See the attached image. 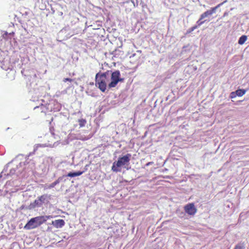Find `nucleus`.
Masks as SVG:
<instances>
[{"instance_id": "9d476101", "label": "nucleus", "mask_w": 249, "mask_h": 249, "mask_svg": "<svg viewBox=\"0 0 249 249\" xmlns=\"http://www.w3.org/2000/svg\"><path fill=\"white\" fill-rule=\"evenodd\" d=\"M34 109H41V112L46 113L48 109L46 106L45 105L41 104L40 106L36 107L34 108Z\"/></svg>"}, {"instance_id": "20e7f679", "label": "nucleus", "mask_w": 249, "mask_h": 249, "mask_svg": "<svg viewBox=\"0 0 249 249\" xmlns=\"http://www.w3.org/2000/svg\"><path fill=\"white\" fill-rule=\"evenodd\" d=\"M110 71V75L111 76V82L109 83L108 86L109 88L115 87L119 82H123L124 78L121 77L120 72L118 70H116L113 72Z\"/></svg>"}, {"instance_id": "aec40b11", "label": "nucleus", "mask_w": 249, "mask_h": 249, "mask_svg": "<svg viewBox=\"0 0 249 249\" xmlns=\"http://www.w3.org/2000/svg\"><path fill=\"white\" fill-rule=\"evenodd\" d=\"M37 111H39L41 112V109H36Z\"/></svg>"}, {"instance_id": "9b49d317", "label": "nucleus", "mask_w": 249, "mask_h": 249, "mask_svg": "<svg viewBox=\"0 0 249 249\" xmlns=\"http://www.w3.org/2000/svg\"><path fill=\"white\" fill-rule=\"evenodd\" d=\"M246 92V90L245 89H239L235 91V94H236V95L238 96H242Z\"/></svg>"}, {"instance_id": "f8f14e48", "label": "nucleus", "mask_w": 249, "mask_h": 249, "mask_svg": "<svg viewBox=\"0 0 249 249\" xmlns=\"http://www.w3.org/2000/svg\"><path fill=\"white\" fill-rule=\"evenodd\" d=\"M247 36L245 35L242 36L238 40V43L240 45L243 44L247 40Z\"/></svg>"}, {"instance_id": "4468645a", "label": "nucleus", "mask_w": 249, "mask_h": 249, "mask_svg": "<svg viewBox=\"0 0 249 249\" xmlns=\"http://www.w3.org/2000/svg\"><path fill=\"white\" fill-rule=\"evenodd\" d=\"M78 122L80 127L84 126L86 123V120L83 119H79Z\"/></svg>"}, {"instance_id": "f03ea898", "label": "nucleus", "mask_w": 249, "mask_h": 249, "mask_svg": "<svg viewBox=\"0 0 249 249\" xmlns=\"http://www.w3.org/2000/svg\"><path fill=\"white\" fill-rule=\"evenodd\" d=\"M51 215L39 216L31 218L24 226V228L26 230L35 229L44 223L48 219L52 218Z\"/></svg>"}, {"instance_id": "2eb2a0df", "label": "nucleus", "mask_w": 249, "mask_h": 249, "mask_svg": "<svg viewBox=\"0 0 249 249\" xmlns=\"http://www.w3.org/2000/svg\"><path fill=\"white\" fill-rule=\"evenodd\" d=\"M236 94H235V91L234 92H232L231 93V95H230V97L231 98H235L236 96Z\"/></svg>"}, {"instance_id": "dca6fc26", "label": "nucleus", "mask_w": 249, "mask_h": 249, "mask_svg": "<svg viewBox=\"0 0 249 249\" xmlns=\"http://www.w3.org/2000/svg\"><path fill=\"white\" fill-rule=\"evenodd\" d=\"M73 81V80L71 78H64L63 79V81L64 82H66L67 81H69V82H72Z\"/></svg>"}, {"instance_id": "0eeeda50", "label": "nucleus", "mask_w": 249, "mask_h": 249, "mask_svg": "<svg viewBox=\"0 0 249 249\" xmlns=\"http://www.w3.org/2000/svg\"><path fill=\"white\" fill-rule=\"evenodd\" d=\"M47 196L46 195H42L38 197L37 199H36L35 200L34 202V206H37L40 207L41 206L43 203H44L45 200Z\"/></svg>"}, {"instance_id": "1a4fd4ad", "label": "nucleus", "mask_w": 249, "mask_h": 249, "mask_svg": "<svg viewBox=\"0 0 249 249\" xmlns=\"http://www.w3.org/2000/svg\"><path fill=\"white\" fill-rule=\"evenodd\" d=\"M84 173V171H78V172H73V173L70 172L67 174V175H66V176L72 178V177H75L76 176H80Z\"/></svg>"}, {"instance_id": "423d86ee", "label": "nucleus", "mask_w": 249, "mask_h": 249, "mask_svg": "<svg viewBox=\"0 0 249 249\" xmlns=\"http://www.w3.org/2000/svg\"><path fill=\"white\" fill-rule=\"evenodd\" d=\"M222 3H220L215 6V7L212 8L211 10H208L202 14L200 16V19H202L208 16L212 15L213 13H215L217 8L219 7Z\"/></svg>"}, {"instance_id": "f3484780", "label": "nucleus", "mask_w": 249, "mask_h": 249, "mask_svg": "<svg viewBox=\"0 0 249 249\" xmlns=\"http://www.w3.org/2000/svg\"><path fill=\"white\" fill-rule=\"evenodd\" d=\"M202 19H200V18H199V19L197 21V24H198V26H200L202 24H203L205 21H201Z\"/></svg>"}, {"instance_id": "6e6552de", "label": "nucleus", "mask_w": 249, "mask_h": 249, "mask_svg": "<svg viewBox=\"0 0 249 249\" xmlns=\"http://www.w3.org/2000/svg\"><path fill=\"white\" fill-rule=\"evenodd\" d=\"M52 224L56 228H60L64 226L65 223L64 220L63 219H58L55 220L54 221H53Z\"/></svg>"}, {"instance_id": "a211bd4d", "label": "nucleus", "mask_w": 249, "mask_h": 249, "mask_svg": "<svg viewBox=\"0 0 249 249\" xmlns=\"http://www.w3.org/2000/svg\"><path fill=\"white\" fill-rule=\"evenodd\" d=\"M234 249H243V247L240 245H237L235 246Z\"/></svg>"}, {"instance_id": "f257e3e1", "label": "nucleus", "mask_w": 249, "mask_h": 249, "mask_svg": "<svg viewBox=\"0 0 249 249\" xmlns=\"http://www.w3.org/2000/svg\"><path fill=\"white\" fill-rule=\"evenodd\" d=\"M110 71H107L104 73H97L95 76V85L102 91L107 89V83L109 81Z\"/></svg>"}, {"instance_id": "6ab92c4d", "label": "nucleus", "mask_w": 249, "mask_h": 249, "mask_svg": "<svg viewBox=\"0 0 249 249\" xmlns=\"http://www.w3.org/2000/svg\"><path fill=\"white\" fill-rule=\"evenodd\" d=\"M196 28V26H195L194 27L192 28V30L193 31L194 29H195Z\"/></svg>"}, {"instance_id": "ddd939ff", "label": "nucleus", "mask_w": 249, "mask_h": 249, "mask_svg": "<svg viewBox=\"0 0 249 249\" xmlns=\"http://www.w3.org/2000/svg\"><path fill=\"white\" fill-rule=\"evenodd\" d=\"M61 178H59L57 180H56L55 181H54L53 182L52 184H51L49 186V188H53L55 185H56L57 184H58L60 180H61Z\"/></svg>"}, {"instance_id": "7ed1b4c3", "label": "nucleus", "mask_w": 249, "mask_h": 249, "mask_svg": "<svg viewBox=\"0 0 249 249\" xmlns=\"http://www.w3.org/2000/svg\"><path fill=\"white\" fill-rule=\"evenodd\" d=\"M131 155L130 154H127L122 157L119 158L117 161L114 162L111 167V170L115 172H121V166L128 165Z\"/></svg>"}, {"instance_id": "39448f33", "label": "nucleus", "mask_w": 249, "mask_h": 249, "mask_svg": "<svg viewBox=\"0 0 249 249\" xmlns=\"http://www.w3.org/2000/svg\"><path fill=\"white\" fill-rule=\"evenodd\" d=\"M184 211L185 213L189 215H194L197 211L194 203H189L184 206Z\"/></svg>"}]
</instances>
